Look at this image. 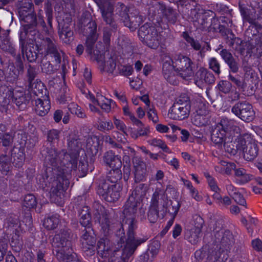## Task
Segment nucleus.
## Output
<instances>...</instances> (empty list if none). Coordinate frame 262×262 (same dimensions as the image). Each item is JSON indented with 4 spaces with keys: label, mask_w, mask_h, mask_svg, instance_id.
<instances>
[{
    "label": "nucleus",
    "mask_w": 262,
    "mask_h": 262,
    "mask_svg": "<svg viewBox=\"0 0 262 262\" xmlns=\"http://www.w3.org/2000/svg\"><path fill=\"white\" fill-rule=\"evenodd\" d=\"M14 64L9 65V75L7 76V80L10 82H14L18 78L20 73H23L24 70V62H15Z\"/></svg>",
    "instance_id": "obj_32"
},
{
    "label": "nucleus",
    "mask_w": 262,
    "mask_h": 262,
    "mask_svg": "<svg viewBox=\"0 0 262 262\" xmlns=\"http://www.w3.org/2000/svg\"><path fill=\"white\" fill-rule=\"evenodd\" d=\"M114 128V125L111 121L100 120L98 122V129L102 132L109 131Z\"/></svg>",
    "instance_id": "obj_59"
},
{
    "label": "nucleus",
    "mask_w": 262,
    "mask_h": 262,
    "mask_svg": "<svg viewBox=\"0 0 262 262\" xmlns=\"http://www.w3.org/2000/svg\"><path fill=\"white\" fill-rule=\"evenodd\" d=\"M134 178L136 183L145 180L147 176V169L145 163L139 157L133 159Z\"/></svg>",
    "instance_id": "obj_24"
},
{
    "label": "nucleus",
    "mask_w": 262,
    "mask_h": 262,
    "mask_svg": "<svg viewBox=\"0 0 262 262\" xmlns=\"http://www.w3.org/2000/svg\"><path fill=\"white\" fill-rule=\"evenodd\" d=\"M27 38L35 42L36 48L38 52L44 48L47 54L54 57L55 61L58 64L61 62V54L63 53L59 49L55 39L50 37L43 38L36 29L30 31Z\"/></svg>",
    "instance_id": "obj_5"
},
{
    "label": "nucleus",
    "mask_w": 262,
    "mask_h": 262,
    "mask_svg": "<svg viewBox=\"0 0 262 262\" xmlns=\"http://www.w3.org/2000/svg\"><path fill=\"white\" fill-rule=\"evenodd\" d=\"M68 147L69 155L70 156L69 160L71 162L68 163V168L70 169L76 170L77 168V160L79 156V151L82 148V143L77 138H70L68 140Z\"/></svg>",
    "instance_id": "obj_16"
},
{
    "label": "nucleus",
    "mask_w": 262,
    "mask_h": 262,
    "mask_svg": "<svg viewBox=\"0 0 262 262\" xmlns=\"http://www.w3.org/2000/svg\"><path fill=\"white\" fill-rule=\"evenodd\" d=\"M168 200L167 195L163 192L156 191L152 194L150 205L165 213L167 211Z\"/></svg>",
    "instance_id": "obj_25"
},
{
    "label": "nucleus",
    "mask_w": 262,
    "mask_h": 262,
    "mask_svg": "<svg viewBox=\"0 0 262 262\" xmlns=\"http://www.w3.org/2000/svg\"><path fill=\"white\" fill-rule=\"evenodd\" d=\"M46 13L47 17L48 23L50 28L52 27V21L53 19V10L52 5L48 2L45 5Z\"/></svg>",
    "instance_id": "obj_61"
},
{
    "label": "nucleus",
    "mask_w": 262,
    "mask_h": 262,
    "mask_svg": "<svg viewBox=\"0 0 262 262\" xmlns=\"http://www.w3.org/2000/svg\"><path fill=\"white\" fill-rule=\"evenodd\" d=\"M97 24L95 21H89L84 28V35L87 36L85 42L86 53L89 55H92L94 51V45L97 39Z\"/></svg>",
    "instance_id": "obj_17"
},
{
    "label": "nucleus",
    "mask_w": 262,
    "mask_h": 262,
    "mask_svg": "<svg viewBox=\"0 0 262 262\" xmlns=\"http://www.w3.org/2000/svg\"><path fill=\"white\" fill-rule=\"evenodd\" d=\"M209 68L216 75H219L221 73V65L220 62L215 57H211L208 59Z\"/></svg>",
    "instance_id": "obj_47"
},
{
    "label": "nucleus",
    "mask_w": 262,
    "mask_h": 262,
    "mask_svg": "<svg viewBox=\"0 0 262 262\" xmlns=\"http://www.w3.org/2000/svg\"><path fill=\"white\" fill-rule=\"evenodd\" d=\"M26 39V38H25L24 40V46L23 50H22V48L20 46V34H19V48L21 50V54L23 55H26V58L29 62H34L36 61L38 57V54L34 50L33 47H32V49L30 48L29 50H27V45L25 42Z\"/></svg>",
    "instance_id": "obj_39"
},
{
    "label": "nucleus",
    "mask_w": 262,
    "mask_h": 262,
    "mask_svg": "<svg viewBox=\"0 0 262 262\" xmlns=\"http://www.w3.org/2000/svg\"><path fill=\"white\" fill-rule=\"evenodd\" d=\"M231 112L242 120L249 122L255 118V112L251 104L244 102L235 103L231 108Z\"/></svg>",
    "instance_id": "obj_13"
},
{
    "label": "nucleus",
    "mask_w": 262,
    "mask_h": 262,
    "mask_svg": "<svg viewBox=\"0 0 262 262\" xmlns=\"http://www.w3.org/2000/svg\"><path fill=\"white\" fill-rule=\"evenodd\" d=\"M159 247L160 244L159 242L155 241L150 245L148 249L146 251L154 258V257L157 255Z\"/></svg>",
    "instance_id": "obj_64"
},
{
    "label": "nucleus",
    "mask_w": 262,
    "mask_h": 262,
    "mask_svg": "<svg viewBox=\"0 0 262 262\" xmlns=\"http://www.w3.org/2000/svg\"><path fill=\"white\" fill-rule=\"evenodd\" d=\"M18 12L21 25L20 30V46L23 50L24 46V40L27 38L30 31L35 30L37 25H40L43 28L46 27V24L40 13L38 16V21L36 14L34 12V5L31 0H20L17 3Z\"/></svg>",
    "instance_id": "obj_3"
},
{
    "label": "nucleus",
    "mask_w": 262,
    "mask_h": 262,
    "mask_svg": "<svg viewBox=\"0 0 262 262\" xmlns=\"http://www.w3.org/2000/svg\"><path fill=\"white\" fill-rule=\"evenodd\" d=\"M217 87L220 92L224 94H227L230 92L232 88V84L228 81L222 80L217 84Z\"/></svg>",
    "instance_id": "obj_55"
},
{
    "label": "nucleus",
    "mask_w": 262,
    "mask_h": 262,
    "mask_svg": "<svg viewBox=\"0 0 262 262\" xmlns=\"http://www.w3.org/2000/svg\"><path fill=\"white\" fill-rule=\"evenodd\" d=\"M148 187L145 184L141 183L138 185L129 196H132L137 201L142 200L146 195Z\"/></svg>",
    "instance_id": "obj_40"
},
{
    "label": "nucleus",
    "mask_w": 262,
    "mask_h": 262,
    "mask_svg": "<svg viewBox=\"0 0 262 262\" xmlns=\"http://www.w3.org/2000/svg\"><path fill=\"white\" fill-rule=\"evenodd\" d=\"M45 57L41 61V69L42 72L47 74H51L54 73L56 70V68H54L50 61L45 60Z\"/></svg>",
    "instance_id": "obj_49"
},
{
    "label": "nucleus",
    "mask_w": 262,
    "mask_h": 262,
    "mask_svg": "<svg viewBox=\"0 0 262 262\" xmlns=\"http://www.w3.org/2000/svg\"><path fill=\"white\" fill-rule=\"evenodd\" d=\"M191 110L189 98L182 94L178 98L168 112L169 117L173 120H181L188 117Z\"/></svg>",
    "instance_id": "obj_8"
},
{
    "label": "nucleus",
    "mask_w": 262,
    "mask_h": 262,
    "mask_svg": "<svg viewBox=\"0 0 262 262\" xmlns=\"http://www.w3.org/2000/svg\"><path fill=\"white\" fill-rule=\"evenodd\" d=\"M51 108L50 101L48 96H40L35 100V111L40 116L46 115Z\"/></svg>",
    "instance_id": "obj_28"
},
{
    "label": "nucleus",
    "mask_w": 262,
    "mask_h": 262,
    "mask_svg": "<svg viewBox=\"0 0 262 262\" xmlns=\"http://www.w3.org/2000/svg\"><path fill=\"white\" fill-rule=\"evenodd\" d=\"M201 231L191 228L185 232V237L192 244H196L201 237Z\"/></svg>",
    "instance_id": "obj_43"
},
{
    "label": "nucleus",
    "mask_w": 262,
    "mask_h": 262,
    "mask_svg": "<svg viewBox=\"0 0 262 262\" xmlns=\"http://www.w3.org/2000/svg\"><path fill=\"white\" fill-rule=\"evenodd\" d=\"M150 143L152 146L158 147L161 148L164 151L166 152H171V151L170 150L169 148L167 146L165 142L161 140V139H153L151 140H150Z\"/></svg>",
    "instance_id": "obj_56"
},
{
    "label": "nucleus",
    "mask_w": 262,
    "mask_h": 262,
    "mask_svg": "<svg viewBox=\"0 0 262 262\" xmlns=\"http://www.w3.org/2000/svg\"><path fill=\"white\" fill-rule=\"evenodd\" d=\"M90 55L92 60L97 62L101 70L113 73L116 69V63L115 59L111 57L106 62H104V55L103 53H101L99 50H94L92 55Z\"/></svg>",
    "instance_id": "obj_19"
},
{
    "label": "nucleus",
    "mask_w": 262,
    "mask_h": 262,
    "mask_svg": "<svg viewBox=\"0 0 262 262\" xmlns=\"http://www.w3.org/2000/svg\"><path fill=\"white\" fill-rule=\"evenodd\" d=\"M17 106L20 109L24 108L30 100V96L23 92H13L12 97H10Z\"/></svg>",
    "instance_id": "obj_34"
},
{
    "label": "nucleus",
    "mask_w": 262,
    "mask_h": 262,
    "mask_svg": "<svg viewBox=\"0 0 262 262\" xmlns=\"http://www.w3.org/2000/svg\"><path fill=\"white\" fill-rule=\"evenodd\" d=\"M42 155L45 157V163L48 167L47 174L48 178L50 177L51 195L60 196L70 184L68 177L73 169L68 168L67 163L71 162L70 156L63 150L58 151L49 147L42 151Z\"/></svg>",
    "instance_id": "obj_1"
},
{
    "label": "nucleus",
    "mask_w": 262,
    "mask_h": 262,
    "mask_svg": "<svg viewBox=\"0 0 262 262\" xmlns=\"http://www.w3.org/2000/svg\"><path fill=\"white\" fill-rule=\"evenodd\" d=\"M13 142V136L12 134L8 133L6 135L2 136L0 139V144L3 146L9 147L12 145Z\"/></svg>",
    "instance_id": "obj_58"
},
{
    "label": "nucleus",
    "mask_w": 262,
    "mask_h": 262,
    "mask_svg": "<svg viewBox=\"0 0 262 262\" xmlns=\"http://www.w3.org/2000/svg\"><path fill=\"white\" fill-rule=\"evenodd\" d=\"M61 130L56 129H52L47 132V141L50 143L57 142L60 137Z\"/></svg>",
    "instance_id": "obj_51"
},
{
    "label": "nucleus",
    "mask_w": 262,
    "mask_h": 262,
    "mask_svg": "<svg viewBox=\"0 0 262 262\" xmlns=\"http://www.w3.org/2000/svg\"><path fill=\"white\" fill-rule=\"evenodd\" d=\"M79 223L83 227V229L88 228H93L91 222V215L89 208L83 206L79 210Z\"/></svg>",
    "instance_id": "obj_33"
},
{
    "label": "nucleus",
    "mask_w": 262,
    "mask_h": 262,
    "mask_svg": "<svg viewBox=\"0 0 262 262\" xmlns=\"http://www.w3.org/2000/svg\"><path fill=\"white\" fill-rule=\"evenodd\" d=\"M139 202L132 196H129L124 206L123 214L124 219L122 225V233L124 235V228L127 230V239L126 244L138 247L146 239L135 236V230L137 228V222L135 219L136 214L138 209Z\"/></svg>",
    "instance_id": "obj_4"
},
{
    "label": "nucleus",
    "mask_w": 262,
    "mask_h": 262,
    "mask_svg": "<svg viewBox=\"0 0 262 262\" xmlns=\"http://www.w3.org/2000/svg\"><path fill=\"white\" fill-rule=\"evenodd\" d=\"M13 91L5 84L0 83V105L3 106L8 104L10 97H12Z\"/></svg>",
    "instance_id": "obj_36"
},
{
    "label": "nucleus",
    "mask_w": 262,
    "mask_h": 262,
    "mask_svg": "<svg viewBox=\"0 0 262 262\" xmlns=\"http://www.w3.org/2000/svg\"><path fill=\"white\" fill-rule=\"evenodd\" d=\"M95 210L94 219L100 225L104 233H107L110 229V221L107 216V213L104 207L98 202H95L93 205Z\"/></svg>",
    "instance_id": "obj_18"
},
{
    "label": "nucleus",
    "mask_w": 262,
    "mask_h": 262,
    "mask_svg": "<svg viewBox=\"0 0 262 262\" xmlns=\"http://www.w3.org/2000/svg\"><path fill=\"white\" fill-rule=\"evenodd\" d=\"M231 35L232 36V38L229 39L228 37L227 40L228 46L241 53H243L245 50L244 47L245 45H247L248 42H244L239 38L234 37V34L232 32Z\"/></svg>",
    "instance_id": "obj_38"
},
{
    "label": "nucleus",
    "mask_w": 262,
    "mask_h": 262,
    "mask_svg": "<svg viewBox=\"0 0 262 262\" xmlns=\"http://www.w3.org/2000/svg\"><path fill=\"white\" fill-rule=\"evenodd\" d=\"M122 177V173L120 168H112L107 175V180L112 183H115Z\"/></svg>",
    "instance_id": "obj_46"
},
{
    "label": "nucleus",
    "mask_w": 262,
    "mask_h": 262,
    "mask_svg": "<svg viewBox=\"0 0 262 262\" xmlns=\"http://www.w3.org/2000/svg\"><path fill=\"white\" fill-rule=\"evenodd\" d=\"M243 152L244 158L247 161H251L254 160L258 155L259 148L256 143L254 141H250L242 146L241 148Z\"/></svg>",
    "instance_id": "obj_27"
},
{
    "label": "nucleus",
    "mask_w": 262,
    "mask_h": 262,
    "mask_svg": "<svg viewBox=\"0 0 262 262\" xmlns=\"http://www.w3.org/2000/svg\"><path fill=\"white\" fill-rule=\"evenodd\" d=\"M97 193L106 201L113 202L120 198L119 186L116 184L110 185L108 182L104 181L99 184Z\"/></svg>",
    "instance_id": "obj_12"
},
{
    "label": "nucleus",
    "mask_w": 262,
    "mask_h": 262,
    "mask_svg": "<svg viewBox=\"0 0 262 262\" xmlns=\"http://www.w3.org/2000/svg\"><path fill=\"white\" fill-rule=\"evenodd\" d=\"M69 110L72 114H75L79 118H84L86 117V114L84 111L77 104H71L70 105Z\"/></svg>",
    "instance_id": "obj_57"
},
{
    "label": "nucleus",
    "mask_w": 262,
    "mask_h": 262,
    "mask_svg": "<svg viewBox=\"0 0 262 262\" xmlns=\"http://www.w3.org/2000/svg\"><path fill=\"white\" fill-rule=\"evenodd\" d=\"M208 107V106L207 104L203 102H199L198 104L197 108L194 114L209 116Z\"/></svg>",
    "instance_id": "obj_62"
},
{
    "label": "nucleus",
    "mask_w": 262,
    "mask_h": 262,
    "mask_svg": "<svg viewBox=\"0 0 262 262\" xmlns=\"http://www.w3.org/2000/svg\"><path fill=\"white\" fill-rule=\"evenodd\" d=\"M176 13L170 7H166L165 5V9L163 10L162 16H164L169 21H174L176 19Z\"/></svg>",
    "instance_id": "obj_60"
},
{
    "label": "nucleus",
    "mask_w": 262,
    "mask_h": 262,
    "mask_svg": "<svg viewBox=\"0 0 262 262\" xmlns=\"http://www.w3.org/2000/svg\"><path fill=\"white\" fill-rule=\"evenodd\" d=\"M111 243L110 240L105 237L101 238L98 242L97 249L98 254L102 258L111 256L114 251L111 254Z\"/></svg>",
    "instance_id": "obj_31"
},
{
    "label": "nucleus",
    "mask_w": 262,
    "mask_h": 262,
    "mask_svg": "<svg viewBox=\"0 0 262 262\" xmlns=\"http://www.w3.org/2000/svg\"><path fill=\"white\" fill-rule=\"evenodd\" d=\"M37 75V71L34 66H32L31 64H28L27 66V82L31 83L32 81L36 80L35 78Z\"/></svg>",
    "instance_id": "obj_50"
},
{
    "label": "nucleus",
    "mask_w": 262,
    "mask_h": 262,
    "mask_svg": "<svg viewBox=\"0 0 262 262\" xmlns=\"http://www.w3.org/2000/svg\"><path fill=\"white\" fill-rule=\"evenodd\" d=\"M165 9V5L163 3L155 2L149 8V13L153 16L158 15L160 17L162 16L163 10Z\"/></svg>",
    "instance_id": "obj_45"
},
{
    "label": "nucleus",
    "mask_w": 262,
    "mask_h": 262,
    "mask_svg": "<svg viewBox=\"0 0 262 262\" xmlns=\"http://www.w3.org/2000/svg\"><path fill=\"white\" fill-rule=\"evenodd\" d=\"M173 64L174 71L183 79L188 80L194 75L195 64L188 57L181 54H176L173 57Z\"/></svg>",
    "instance_id": "obj_7"
},
{
    "label": "nucleus",
    "mask_w": 262,
    "mask_h": 262,
    "mask_svg": "<svg viewBox=\"0 0 262 262\" xmlns=\"http://www.w3.org/2000/svg\"><path fill=\"white\" fill-rule=\"evenodd\" d=\"M188 15V19L193 23L196 29H202L205 28L207 22L202 10L197 8L191 9Z\"/></svg>",
    "instance_id": "obj_26"
},
{
    "label": "nucleus",
    "mask_w": 262,
    "mask_h": 262,
    "mask_svg": "<svg viewBox=\"0 0 262 262\" xmlns=\"http://www.w3.org/2000/svg\"><path fill=\"white\" fill-rule=\"evenodd\" d=\"M209 116L198 114H194L191 118V122L196 126H203L208 124Z\"/></svg>",
    "instance_id": "obj_42"
},
{
    "label": "nucleus",
    "mask_w": 262,
    "mask_h": 262,
    "mask_svg": "<svg viewBox=\"0 0 262 262\" xmlns=\"http://www.w3.org/2000/svg\"><path fill=\"white\" fill-rule=\"evenodd\" d=\"M101 16L106 26L103 28V40L106 45H109L111 37L118 29V25L114 17V7L107 0H101L98 3Z\"/></svg>",
    "instance_id": "obj_6"
},
{
    "label": "nucleus",
    "mask_w": 262,
    "mask_h": 262,
    "mask_svg": "<svg viewBox=\"0 0 262 262\" xmlns=\"http://www.w3.org/2000/svg\"><path fill=\"white\" fill-rule=\"evenodd\" d=\"M93 228H88L81 230L80 237L81 248L83 252L88 256L95 254L96 239L94 237Z\"/></svg>",
    "instance_id": "obj_14"
},
{
    "label": "nucleus",
    "mask_w": 262,
    "mask_h": 262,
    "mask_svg": "<svg viewBox=\"0 0 262 262\" xmlns=\"http://www.w3.org/2000/svg\"><path fill=\"white\" fill-rule=\"evenodd\" d=\"M71 231L67 228L60 229L53 240L52 246L58 248L69 249L71 246Z\"/></svg>",
    "instance_id": "obj_20"
},
{
    "label": "nucleus",
    "mask_w": 262,
    "mask_h": 262,
    "mask_svg": "<svg viewBox=\"0 0 262 262\" xmlns=\"http://www.w3.org/2000/svg\"><path fill=\"white\" fill-rule=\"evenodd\" d=\"M36 198L32 194H28L25 196L23 206L27 208H33L36 206Z\"/></svg>",
    "instance_id": "obj_52"
},
{
    "label": "nucleus",
    "mask_w": 262,
    "mask_h": 262,
    "mask_svg": "<svg viewBox=\"0 0 262 262\" xmlns=\"http://www.w3.org/2000/svg\"><path fill=\"white\" fill-rule=\"evenodd\" d=\"M251 5L256 16L248 13L244 9L241 10V15L245 20L254 25L257 29H260L262 28V1L254 2Z\"/></svg>",
    "instance_id": "obj_15"
},
{
    "label": "nucleus",
    "mask_w": 262,
    "mask_h": 262,
    "mask_svg": "<svg viewBox=\"0 0 262 262\" xmlns=\"http://www.w3.org/2000/svg\"><path fill=\"white\" fill-rule=\"evenodd\" d=\"M0 48L13 57L16 56V50L10 40L9 32L7 31H4L0 35Z\"/></svg>",
    "instance_id": "obj_29"
},
{
    "label": "nucleus",
    "mask_w": 262,
    "mask_h": 262,
    "mask_svg": "<svg viewBox=\"0 0 262 262\" xmlns=\"http://www.w3.org/2000/svg\"><path fill=\"white\" fill-rule=\"evenodd\" d=\"M103 161L112 168H120L122 165L120 156L115 155L112 150H109L104 154Z\"/></svg>",
    "instance_id": "obj_30"
},
{
    "label": "nucleus",
    "mask_w": 262,
    "mask_h": 262,
    "mask_svg": "<svg viewBox=\"0 0 262 262\" xmlns=\"http://www.w3.org/2000/svg\"><path fill=\"white\" fill-rule=\"evenodd\" d=\"M211 139L219 146L224 143L225 151L231 155H236L245 144V139L241 135V128L236 121L227 117H223L212 127Z\"/></svg>",
    "instance_id": "obj_2"
},
{
    "label": "nucleus",
    "mask_w": 262,
    "mask_h": 262,
    "mask_svg": "<svg viewBox=\"0 0 262 262\" xmlns=\"http://www.w3.org/2000/svg\"><path fill=\"white\" fill-rule=\"evenodd\" d=\"M160 212H161L160 210L149 206L147 212V218L149 221L151 223H156L159 217Z\"/></svg>",
    "instance_id": "obj_48"
},
{
    "label": "nucleus",
    "mask_w": 262,
    "mask_h": 262,
    "mask_svg": "<svg viewBox=\"0 0 262 262\" xmlns=\"http://www.w3.org/2000/svg\"><path fill=\"white\" fill-rule=\"evenodd\" d=\"M183 38L191 46V47L196 51H199L201 49V45L199 41L194 39L192 37L189 36L186 32H184L183 35Z\"/></svg>",
    "instance_id": "obj_53"
},
{
    "label": "nucleus",
    "mask_w": 262,
    "mask_h": 262,
    "mask_svg": "<svg viewBox=\"0 0 262 262\" xmlns=\"http://www.w3.org/2000/svg\"><path fill=\"white\" fill-rule=\"evenodd\" d=\"M59 217L58 214H55L46 218L43 222V226L48 230H54L60 223Z\"/></svg>",
    "instance_id": "obj_41"
},
{
    "label": "nucleus",
    "mask_w": 262,
    "mask_h": 262,
    "mask_svg": "<svg viewBox=\"0 0 262 262\" xmlns=\"http://www.w3.org/2000/svg\"><path fill=\"white\" fill-rule=\"evenodd\" d=\"M11 158L9 154L0 155V171L4 174H7L12 168Z\"/></svg>",
    "instance_id": "obj_37"
},
{
    "label": "nucleus",
    "mask_w": 262,
    "mask_h": 262,
    "mask_svg": "<svg viewBox=\"0 0 262 262\" xmlns=\"http://www.w3.org/2000/svg\"><path fill=\"white\" fill-rule=\"evenodd\" d=\"M163 75L165 79L170 84L175 85L177 84L176 76L173 72V70H167L162 71Z\"/></svg>",
    "instance_id": "obj_54"
},
{
    "label": "nucleus",
    "mask_w": 262,
    "mask_h": 262,
    "mask_svg": "<svg viewBox=\"0 0 262 262\" xmlns=\"http://www.w3.org/2000/svg\"><path fill=\"white\" fill-rule=\"evenodd\" d=\"M94 102H96L105 112L108 113L111 110V103H113V101L101 96L97 98Z\"/></svg>",
    "instance_id": "obj_44"
},
{
    "label": "nucleus",
    "mask_w": 262,
    "mask_h": 262,
    "mask_svg": "<svg viewBox=\"0 0 262 262\" xmlns=\"http://www.w3.org/2000/svg\"><path fill=\"white\" fill-rule=\"evenodd\" d=\"M110 3L113 5L114 9L115 8L116 14L120 17L121 20L123 22L125 26L134 30L139 26L140 17L137 15L134 17H130L128 14L129 9L125 5L119 2L114 6L111 2Z\"/></svg>",
    "instance_id": "obj_10"
},
{
    "label": "nucleus",
    "mask_w": 262,
    "mask_h": 262,
    "mask_svg": "<svg viewBox=\"0 0 262 262\" xmlns=\"http://www.w3.org/2000/svg\"><path fill=\"white\" fill-rule=\"evenodd\" d=\"M58 35L65 43L70 44L74 40V32L72 18L69 14H65L61 20H58Z\"/></svg>",
    "instance_id": "obj_11"
},
{
    "label": "nucleus",
    "mask_w": 262,
    "mask_h": 262,
    "mask_svg": "<svg viewBox=\"0 0 262 262\" xmlns=\"http://www.w3.org/2000/svg\"><path fill=\"white\" fill-rule=\"evenodd\" d=\"M222 45H220L216 49V52L220 51L219 54L224 62L228 65L230 69V72L236 73L238 71V60L235 58L232 54L228 50L223 49Z\"/></svg>",
    "instance_id": "obj_23"
},
{
    "label": "nucleus",
    "mask_w": 262,
    "mask_h": 262,
    "mask_svg": "<svg viewBox=\"0 0 262 262\" xmlns=\"http://www.w3.org/2000/svg\"><path fill=\"white\" fill-rule=\"evenodd\" d=\"M138 35L142 41L149 48L157 49L160 42V36L156 28L146 23L138 31Z\"/></svg>",
    "instance_id": "obj_9"
},
{
    "label": "nucleus",
    "mask_w": 262,
    "mask_h": 262,
    "mask_svg": "<svg viewBox=\"0 0 262 262\" xmlns=\"http://www.w3.org/2000/svg\"><path fill=\"white\" fill-rule=\"evenodd\" d=\"M27 87L28 91L32 92L38 97L44 95H47V90L44 88L43 83L38 79L28 83Z\"/></svg>",
    "instance_id": "obj_35"
},
{
    "label": "nucleus",
    "mask_w": 262,
    "mask_h": 262,
    "mask_svg": "<svg viewBox=\"0 0 262 262\" xmlns=\"http://www.w3.org/2000/svg\"><path fill=\"white\" fill-rule=\"evenodd\" d=\"M195 84L202 87L204 84H211L215 82V78L210 71L204 67H201L195 73L194 78Z\"/></svg>",
    "instance_id": "obj_21"
},
{
    "label": "nucleus",
    "mask_w": 262,
    "mask_h": 262,
    "mask_svg": "<svg viewBox=\"0 0 262 262\" xmlns=\"http://www.w3.org/2000/svg\"><path fill=\"white\" fill-rule=\"evenodd\" d=\"M137 247L128 244L124 246L121 250H114V252L111 256V262H128L129 258L132 255L137 249Z\"/></svg>",
    "instance_id": "obj_22"
},
{
    "label": "nucleus",
    "mask_w": 262,
    "mask_h": 262,
    "mask_svg": "<svg viewBox=\"0 0 262 262\" xmlns=\"http://www.w3.org/2000/svg\"><path fill=\"white\" fill-rule=\"evenodd\" d=\"M118 69L119 74L123 76H129L133 72V69L130 66H118Z\"/></svg>",
    "instance_id": "obj_63"
}]
</instances>
